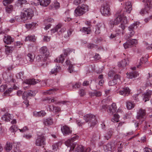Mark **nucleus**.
Instances as JSON below:
<instances>
[{"instance_id": "1", "label": "nucleus", "mask_w": 152, "mask_h": 152, "mask_svg": "<svg viewBox=\"0 0 152 152\" xmlns=\"http://www.w3.org/2000/svg\"><path fill=\"white\" fill-rule=\"evenodd\" d=\"M125 7L123 10H119L115 14V18L113 21V24L116 25L120 23V24L116 28V31L118 33H124V30L127 26V18L124 15L126 13H129L132 10L131 3L127 1L125 3Z\"/></svg>"}, {"instance_id": "2", "label": "nucleus", "mask_w": 152, "mask_h": 152, "mask_svg": "<svg viewBox=\"0 0 152 152\" xmlns=\"http://www.w3.org/2000/svg\"><path fill=\"white\" fill-rule=\"evenodd\" d=\"M86 122H88L89 126L93 128L96 124L97 121L95 116L91 114H87L83 117Z\"/></svg>"}, {"instance_id": "3", "label": "nucleus", "mask_w": 152, "mask_h": 152, "mask_svg": "<svg viewBox=\"0 0 152 152\" xmlns=\"http://www.w3.org/2000/svg\"><path fill=\"white\" fill-rule=\"evenodd\" d=\"M146 113V111L144 109L140 108L137 110L136 118L139 120V122L137 123L136 127L138 126L139 124H141L145 120Z\"/></svg>"}, {"instance_id": "4", "label": "nucleus", "mask_w": 152, "mask_h": 152, "mask_svg": "<svg viewBox=\"0 0 152 152\" xmlns=\"http://www.w3.org/2000/svg\"><path fill=\"white\" fill-rule=\"evenodd\" d=\"M88 10V6L84 4L79 6L75 9V15L76 16H80L83 15Z\"/></svg>"}, {"instance_id": "5", "label": "nucleus", "mask_w": 152, "mask_h": 152, "mask_svg": "<svg viewBox=\"0 0 152 152\" xmlns=\"http://www.w3.org/2000/svg\"><path fill=\"white\" fill-rule=\"evenodd\" d=\"M33 15V12L31 9H24L21 12V17L23 20L31 19Z\"/></svg>"}, {"instance_id": "6", "label": "nucleus", "mask_w": 152, "mask_h": 152, "mask_svg": "<svg viewBox=\"0 0 152 152\" xmlns=\"http://www.w3.org/2000/svg\"><path fill=\"white\" fill-rule=\"evenodd\" d=\"M78 137L77 136H75L71 138L70 139L66 141L65 143V145L68 147H70V151L73 150L74 148L76 145L74 143V141L78 139Z\"/></svg>"}, {"instance_id": "7", "label": "nucleus", "mask_w": 152, "mask_h": 152, "mask_svg": "<svg viewBox=\"0 0 152 152\" xmlns=\"http://www.w3.org/2000/svg\"><path fill=\"white\" fill-rule=\"evenodd\" d=\"M45 137L43 135H38L35 140V144L38 146H42L45 145Z\"/></svg>"}, {"instance_id": "8", "label": "nucleus", "mask_w": 152, "mask_h": 152, "mask_svg": "<svg viewBox=\"0 0 152 152\" xmlns=\"http://www.w3.org/2000/svg\"><path fill=\"white\" fill-rule=\"evenodd\" d=\"M110 10L109 5L107 3L103 4L101 9L102 14L105 16H109L110 15Z\"/></svg>"}, {"instance_id": "9", "label": "nucleus", "mask_w": 152, "mask_h": 152, "mask_svg": "<svg viewBox=\"0 0 152 152\" xmlns=\"http://www.w3.org/2000/svg\"><path fill=\"white\" fill-rule=\"evenodd\" d=\"M138 26L139 25L137 23H134L130 26L129 27V30L130 32L129 34L127 35L128 38H129L134 35L135 33L134 30L137 28Z\"/></svg>"}, {"instance_id": "10", "label": "nucleus", "mask_w": 152, "mask_h": 152, "mask_svg": "<svg viewBox=\"0 0 152 152\" xmlns=\"http://www.w3.org/2000/svg\"><path fill=\"white\" fill-rule=\"evenodd\" d=\"M137 43V40L135 39L129 40L124 43L123 45L124 48L126 49L132 47V45L136 44Z\"/></svg>"}, {"instance_id": "11", "label": "nucleus", "mask_w": 152, "mask_h": 152, "mask_svg": "<svg viewBox=\"0 0 152 152\" xmlns=\"http://www.w3.org/2000/svg\"><path fill=\"white\" fill-rule=\"evenodd\" d=\"M40 53L45 57L47 58L50 56V53L49 50L45 46L42 47L40 50Z\"/></svg>"}, {"instance_id": "12", "label": "nucleus", "mask_w": 152, "mask_h": 152, "mask_svg": "<svg viewBox=\"0 0 152 152\" xmlns=\"http://www.w3.org/2000/svg\"><path fill=\"white\" fill-rule=\"evenodd\" d=\"M35 95V91L29 90L24 92L22 96L23 98L25 100H27V98L29 96H34Z\"/></svg>"}, {"instance_id": "13", "label": "nucleus", "mask_w": 152, "mask_h": 152, "mask_svg": "<svg viewBox=\"0 0 152 152\" xmlns=\"http://www.w3.org/2000/svg\"><path fill=\"white\" fill-rule=\"evenodd\" d=\"M108 108L107 112L109 115H113L117 110V107L115 103H113L111 105L109 106Z\"/></svg>"}, {"instance_id": "14", "label": "nucleus", "mask_w": 152, "mask_h": 152, "mask_svg": "<svg viewBox=\"0 0 152 152\" xmlns=\"http://www.w3.org/2000/svg\"><path fill=\"white\" fill-rule=\"evenodd\" d=\"M61 130L63 135L64 136L69 134L71 133L72 132V131L70 128L66 126H63L61 127Z\"/></svg>"}, {"instance_id": "15", "label": "nucleus", "mask_w": 152, "mask_h": 152, "mask_svg": "<svg viewBox=\"0 0 152 152\" xmlns=\"http://www.w3.org/2000/svg\"><path fill=\"white\" fill-rule=\"evenodd\" d=\"M104 28V26L103 24L99 23L95 26L94 30H95V33L98 34L100 33L101 30Z\"/></svg>"}, {"instance_id": "16", "label": "nucleus", "mask_w": 152, "mask_h": 152, "mask_svg": "<svg viewBox=\"0 0 152 152\" xmlns=\"http://www.w3.org/2000/svg\"><path fill=\"white\" fill-rule=\"evenodd\" d=\"M130 93L129 89L127 87L123 88L118 92L119 94L124 96H128Z\"/></svg>"}, {"instance_id": "17", "label": "nucleus", "mask_w": 152, "mask_h": 152, "mask_svg": "<svg viewBox=\"0 0 152 152\" xmlns=\"http://www.w3.org/2000/svg\"><path fill=\"white\" fill-rule=\"evenodd\" d=\"M115 147V145L113 142L109 143L103 146L104 149L105 151H111L112 148H114Z\"/></svg>"}, {"instance_id": "18", "label": "nucleus", "mask_w": 152, "mask_h": 152, "mask_svg": "<svg viewBox=\"0 0 152 152\" xmlns=\"http://www.w3.org/2000/svg\"><path fill=\"white\" fill-rule=\"evenodd\" d=\"M3 41L5 43L8 44L13 42L14 41V39L10 36L5 34L3 39Z\"/></svg>"}, {"instance_id": "19", "label": "nucleus", "mask_w": 152, "mask_h": 152, "mask_svg": "<svg viewBox=\"0 0 152 152\" xmlns=\"http://www.w3.org/2000/svg\"><path fill=\"white\" fill-rule=\"evenodd\" d=\"M90 148H88L84 150L82 145H77L74 152H90Z\"/></svg>"}, {"instance_id": "20", "label": "nucleus", "mask_w": 152, "mask_h": 152, "mask_svg": "<svg viewBox=\"0 0 152 152\" xmlns=\"http://www.w3.org/2000/svg\"><path fill=\"white\" fill-rule=\"evenodd\" d=\"M129 61L128 58L124 59L118 63V66L119 67H123L128 65Z\"/></svg>"}, {"instance_id": "21", "label": "nucleus", "mask_w": 152, "mask_h": 152, "mask_svg": "<svg viewBox=\"0 0 152 152\" xmlns=\"http://www.w3.org/2000/svg\"><path fill=\"white\" fill-rule=\"evenodd\" d=\"M67 54L66 52H64L63 54H61L58 58H57L55 61L57 62L62 63L64 60Z\"/></svg>"}, {"instance_id": "22", "label": "nucleus", "mask_w": 152, "mask_h": 152, "mask_svg": "<svg viewBox=\"0 0 152 152\" xmlns=\"http://www.w3.org/2000/svg\"><path fill=\"white\" fill-rule=\"evenodd\" d=\"M39 82V80L34 79H29L26 80L25 83L29 85H34L38 83Z\"/></svg>"}, {"instance_id": "23", "label": "nucleus", "mask_w": 152, "mask_h": 152, "mask_svg": "<svg viewBox=\"0 0 152 152\" xmlns=\"http://www.w3.org/2000/svg\"><path fill=\"white\" fill-rule=\"evenodd\" d=\"M12 115H11L10 114L6 113L2 117V119L3 120L6 121H9L13 118Z\"/></svg>"}, {"instance_id": "24", "label": "nucleus", "mask_w": 152, "mask_h": 152, "mask_svg": "<svg viewBox=\"0 0 152 152\" xmlns=\"http://www.w3.org/2000/svg\"><path fill=\"white\" fill-rule=\"evenodd\" d=\"M43 123L46 126H50L53 124L52 119L50 118L44 119L43 120Z\"/></svg>"}, {"instance_id": "25", "label": "nucleus", "mask_w": 152, "mask_h": 152, "mask_svg": "<svg viewBox=\"0 0 152 152\" xmlns=\"http://www.w3.org/2000/svg\"><path fill=\"white\" fill-rule=\"evenodd\" d=\"M66 63L67 65H69V67L68 68L69 72L70 73H72L74 71H75L74 69V67L73 65L71 64V62L69 59H67L66 61Z\"/></svg>"}, {"instance_id": "26", "label": "nucleus", "mask_w": 152, "mask_h": 152, "mask_svg": "<svg viewBox=\"0 0 152 152\" xmlns=\"http://www.w3.org/2000/svg\"><path fill=\"white\" fill-rule=\"evenodd\" d=\"M33 113L34 116L37 117H43L45 116L46 114L45 112L43 110L38 112L34 111Z\"/></svg>"}, {"instance_id": "27", "label": "nucleus", "mask_w": 152, "mask_h": 152, "mask_svg": "<svg viewBox=\"0 0 152 152\" xmlns=\"http://www.w3.org/2000/svg\"><path fill=\"white\" fill-rule=\"evenodd\" d=\"M151 94V92L150 91H148L146 93H145L143 95V100L145 102L149 100Z\"/></svg>"}, {"instance_id": "28", "label": "nucleus", "mask_w": 152, "mask_h": 152, "mask_svg": "<svg viewBox=\"0 0 152 152\" xmlns=\"http://www.w3.org/2000/svg\"><path fill=\"white\" fill-rule=\"evenodd\" d=\"M12 148V144L11 142H7L4 147V149L7 152H9L11 151Z\"/></svg>"}, {"instance_id": "29", "label": "nucleus", "mask_w": 152, "mask_h": 152, "mask_svg": "<svg viewBox=\"0 0 152 152\" xmlns=\"http://www.w3.org/2000/svg\"><path fill=\"white\" fill-rule=\"evenodd\" d=\"M40 5L44 7H46L48 5L50 2V0H38Z\"/></svg>"}, {"instance_id": "30", "label": "nucleus", "mask_w": 152, "mask_h": 152, "mask_svg": "<svg viewBox=\"0 0 152 152\" xmlns=\"http://www.w3.org/2000/svg\"><path fill=\"white\" fill-rule=\"evenodd\" d=\"M142 2L145 3L146 8H151L152 7V0H143Z\"/></svg>"}, {"instance_id": "31", "label": "nucleus", "mask_w": 152, "mask_h": 152, "mask_svg": "<svg viewBox=\"0 0 152 152\" xmlns=\"http://www.w3.org/2000/svg\"><path fill=\"white\" fill-rule=\"evenodd\" d=\"M80 31L85 34H88L90 33L91 29L89 27H83L80 29Z\"/></svg>"}, {"instance_id": "32", "label": "nucleus", "mask_w": 152, "mask_h": 152, "mask_svg": "<svg viewBox=\"0 0 152 152\" xmlns=\"http://www.w3.org/2000/svg\"><path fill=\"white\" fill-rule=\"evenodd\" d=\"M29 0H18L16 2V5L18 6L21 7L23 4L28 3Z\"/></svg>"}, {"instance_id": "33", "label": "nucleus", "mask_w": 152, "mask_h": 152, "mask_svg": "<svg viewBox=\"0 0 152 152\" xmlns=\"http://www.w3.org/2000/svg\"><path fill=\"white\" fill-rule=\"evenodd\" d=\"M138 75L139 74L138 72L132 71L129 73V75L128 76L129 78L132 79L137 77Z\"/></svg>"}, {"instance_id": "34", "label": "nucleus", "mask_w": 152, "mask_h": 152, "mask_svg": "<svg viewBox=\"0 0 152 152\" xmlns=\"http://www.w3.org/2000/svg\"><path fill=\"white\" fill-rule=\"evenodd\" d=\"M58 90L57 88H51L48 90H47L45 92H43V93L45 94H53L55 93V91Z\"/></svg>"}, {"instance_id": "35", "label": "nucleus", "mask_w": 152, "mask_h": 152, "mask_svg": "<svg viewBox=\"0 0 152 152\" xmlns=\"http://www.w3.org/2000/svg\"><path fill=\"white\" fill-rule=\"evenodd\" d=\"M89 94L91 97L94 96L98 97L101 95L102 93L99 91H95L90 93Z\"/></svg>"}, {"instance_id": "36", "label": "nucleus", "mask_w": 152, "mask_h": 152, "mask_svg": "<svg viewBox=\"0 0 152 152\" xmlns=\"http://www.w3.org/2000/svg\"><path fill=\"white\" fill-rule=\"evenodd\" d=\"M62 27V24H59L57 25L56 27L51 30L52 33H54L56 32H58V30L60 29Z\"/></svg>"}, {"instance_id": "37", "label": "nucleus", "mask_w": 152, "mask_h": 152, "mask_svg": "<svg viewBox=\"0 0 152 152\" xmlns=\"http://www.w3.org/2000/svg\"><path fill=\"white\" fill-rule=\"evenodd\" d=\"M35 36L34 35L28 36L26 37L25 41H29L30 42H34L35 41Z\"/></svg>"}, {"instance_id": "38", "label": "nucleus", "mask_w": 152, "mask_h": 152, "mask_svg": "<svg viewBox=\"0 0 152 152\" xmlns=\"http://www.w3.org/2000/svg\"><path fill=\"white\" fill-rule=\"evenodd\" d=\"M49 108L51 111H53L56 112H58L61 110L60 108L58 107H55L53 106H49Z\"/></svg>"}, {"instance_id": "39", "label": "nucleus", "mask_w": 152, "mask_h": 152, "mask_svg": "<svg viewBox=\"0 0 152 152\" xmlns=\"http://www.w3.org/2000/svg\"><path fill=\"white\" fill-rule=\"evenodd\" d=\"M14 50L15 48L14 47H8L6 49L5 52L6 54L9 55L12 53Z\"/></svg>"}, {"instance_id": "40", "label": "nucleus", "mask_w": 152, "mask_h": 152, "mask_svg": "<svg viewBox=\"0 0 152 152\" xmlns=\"http://www.w3.org/2000/svg\"><path fill=\"white\" fill-rule=\"evenodd\" d=\"M27 58L30 62H32L34 61L35 57L34 55L32 53H28L27 55Z\"/></svg>"}, {"instance_id": "41", "label": "nucleus", "mask_w": 152, "mask_h": 152, "mask_svg": "<svg viewBox=\"0 0 152 152\" xmlns=\"http://www.w3.org/2000/svg\"><path fill=\"white\" fill-rule=\"evenodd\" d=\"M13 9V7L11 5L7 6L5 8L6 12L7 13H11Z\"/></svg>"}, {"instance_id": "42", "label": "nucleus", "mask_w": 152, "mask_h": 152, "mask_svg": "<svg viewBox=\"0 0 152 152\" xmlns=\"http://www.w3.org/2000/svg\"><path fill=\"white\" fill-rule=\"evenodd\" d=\"M134 104L131 102H128L126 103V107L127 109L130 110L134 108Z\"/></svg>"}, {"instance_id": "43", "label": "nucleus", "mask_w": 152, "mask_h": 152, "mask_svg": "<svg viewBox=\"0 0 152 152\" xmlns=\"http://www.w3.org/2000/svg\"><path fill=\"white\" fill-rule=\"evenodd\" d=\"M113 131L112 130H109L106 134L104 137L106 139L108 140L112 135Z\"/></svg>"}, {"instance_id": "44", "label": "nucleus", "mask_w": 152, "mask_h": 152, "mask_svg": "<svg viewBox=\"0 0 152 152\" xmlns=\"http://www.w3.org/2000/svg\"><path fill=\"white\" fill-rule=\"evenodd\" d=\"M60 66H57L56 68L53 69L51 70L50 72L52 74H55L60 70Z\"/></svg>"}, {"instance_id": "45", "label": "nucleus", "mask_w": 152, "mask_h": 152, "mask_svg": "<svg viewBox=\"0 0 152 152\" xmlns=\"http://www.w3.org/2000/svg\"><path fill=\"white\" fill-rule=\"evenodd\" d=\"M14 0H4L3 3L4 6H7L8 4L12 3Z\"/></svg>"}, {"instance_id": "46", "label": "nucleus", "mask_w": 152, "mask_h": 152, "mask_svg": "<svg viewBox=\"0 0 152 152\" xmlns=\"http://www.w3.org/2000/svg\"><path fill=\"white\" fill-rule=\"evenodd\" d=\"M113 79L116 81L117 83H120V76L118 74H115Z\"/></svg>"}, {"instance_id": "47", "label": "nucleus", "mask_w": 152, "mask_h": 152, "mask_svg": "<svg viewBox=\"0 0 152 152\" xmlns=\"http://www.w3.org/2000/svg\"><path fill=\"white\" fill-rule=\"evenodd\" d=\"M119 115L117 114H115L114 115V117L112 119V121H115L116 122H118L119 121Z\"/></svg>"}, {"instance_id": "48", "label": "nucleus", "mask_w": 152, "mask_h": 152, "mask_svg": "<svg viewBox=\"0 0 152 152\" xmlns=\"http://www.w3.org/2000/svg\"><path fill=\"white\" fill-rule=\"evenodd\" d=\"M117 145L118 147V152H122L123 145L119 142L117 144Z\"/></svg>"}, {"instance_id": "49", "label": "nucleus", "mask_w": 152, "mask_h": 152, "mask_svg": "<svg viewBox=\"0 0 152 152\" xmlns=\"http://www.w3.org/2000/svg\"><path fill=\"white\" fill-rule=\"evenodd\" d=\"M36 24L34 23H31L26 24V27L27 28H31L35 26Z\"/></svg>"}, {"instance_id": "50", "label": "nucleus", "mask_w": 152, "mask_h": 152, "mask_svg": "<svg viewBox=\"0 0 152 152\" xmlns=\"http://www.w3.org/2000/svg\"><path fill=\"white\" fill-rule=\"evenodd\" d=\"M78 93L81 96H83L86 94L85 90L83 89H80Z\"/></svg>"}, {"instance_id": "51", "label": "nucleus", "mask_w": 152, "mask_h": 152, "mask_svg": "<svg viewBox=\"0 0 152 152\" xmlns=\"http://www.w3.org/2000/svg\"><path fill=\"white\" fill-rule=\"evenodd\" d=\"M73 51L74 53H75V50L72 49L70 48H67L65 50H64V52H66V53L67 54V56L68 55V54L72 52Z\"/></svg>"}, {"instance_id": "52", "label": "nucleus", "mask_w": 152, "mask_h": 152, "mask_svg": "<svg viewBox=\"0 0 152 152\" xmlns=\"http://www.w3.org/2000/svg\"><path fill=\"white\" fill-rule=\"evenodd\" d=\"M117 83L116 80L113 79V80H110L108 82V85L109 86H113L115 85Z\"/></svg>"}, {"instance_id": "53", "label": "nucleus", "mask_w": 152, "mask_h": 152, "mask_svg": "<svg viewBox=\"0 0 152 152\" xmlns=\"http://www.w3.org/2000/svg\"><path fill=\"white\" fill-rule=\"evenodd\" d=\"M10 130L12 132H15L17 131L18 128L15 125H13L10 127Z\"/></svg>"}, {"instance_id": "54", "label": "nucleus", "mask_w": 152, "mask_h": 152, "mask_svg": "<svg viewBox=\"0 0 152 152\" xmlns=\"http://www.w3.org/2000/svg\"><path fill=\"white\" fill-rule=\"evenodd\" d=\"M7 88V86L6 84L2 85L0 86V91L3 92Z\"/></svg>"}, {"instance_id": "55", "label": "nucleus", "mask_w": 152, "mask_h": 152, "mask_svg": "<svg viewBox=\"0 0 152 152\" xmlns=\"http://www.w3.org/2000/svg\"><path fill=\"white\" fill-rule=\"evenodd\" d=\"M149 12L148 11H147L146 9H142L141 10L139 13L140 15H144L146 13H148Z\"/></svg>"}, {"instance_id": "56", "label": "nucleus", "mask_w": 152, "mask_h": 152, "mask_svg": "<svg viewBox=\"0 0 152 152\" xmlns=\"http://www.w3.org/2000/svg\"><path fill=\"white\" fill-rule=\"evenodd\" d=\"M116 32L117 33L115 34H111L109 36L110 39H114L117 36V35H118L119 34H121L118 33V32Z\"/></svg>"}, {"instance_id": "57", "label": "nucleus", "mask_w": 152, "mask_h": 152, "mask_svg": "<svg viewBox=\"0 0 152 152\" xmlns=\"http://www.w3.org/2000/svg\"><path fill=\"white\" fill-rule=\"evenodd\" d=\"M23 137L29 140L32 138V136L30 134H24L23 135Z\"/></svg>"}, {"instance_id": "58", "label": "nucleus", "mask_w": 152, "mask_h": 152, "mask_svg": "<svg viewBox=\"0 0 152 152\" xmlns=\"http://www.w3.org/2000/svg\"><path fill=\"white\" fill-rule=\"evenodd\" d=\"M96 47V45L92 43H89L87 45V47L89 49H93Z\"/></svg>"}, {"instance_id": "59", "label": "nucleus", "mask_w": 152, "mask_h": 152, "mask_svg": "<svg viewBox=\"0 0 152 152\" xmlns=\"http://www.w3.org/2000/svg\"><path fill=\"white\" fill-rule=\"evenodd\" d=\"M139 94H135L134 95L133 97L134 99L137 102H138L139 101Z\"/></svg>"}, {"instance_id": "60", "label": "nucleus", "mask_w": 152, "mask_h": 152, "mask_svg": "<svg viewBox=\"0 0 152 152\" xmlns=\"http://www.w3.org/2000/svg\"><path fill=\"white\" fill-rule=\"evenodd\" d=\"M36 59L38 62L42 61L43 59L42 56L41 55H38L36 57Z\"/></svg>"}, {"instance_id": "61", "label": "nucleus", "mask_w": 152, "mask_h": 152, "mask_svg": "<svg viewBox=\"0 0 152 152\" xmlns=\"http://www.w3.org/2000/svg\"><path fill=\"white\" fill-rule=\"evenodd\" d=\"M12 89L10 88L7 89L4 93L5 96H7L9 95V94L11 92Z\"/></svg>"}, {"instance_id": "62", "label": "nucleus", "mask_w": 152, "mask_h": 152, "mask_svg": "<svg viewBox=\"0 0 152 152\" xmlns=\"http://www.w3.org/2000/svg\"><path fill=\"white\" fill-rule=\"evenodd\" d=\"M81 85V83H75L74 85L72 87L73 88H79Z\"/></svg>"}, {"instance_id": "63", "label": "nucleus", "mask_w": 152, "mask_h": 152, "mask_svg": "<svg viewBox=\"0 0 152 152\" xmlns=\"http://www.w3.org/2000/svg\"><path fill=\"white\" fill-rule=\"evenodd\" d=\"M115 74L114 71L112 70L110 71L108 73L109 76L111 77H113V76L114 75H115Z\"/></svg>"}, {"instance_id": "64", "label": "nucleus", "mask_w": 152, "mask_h": 152, "mask_svg": "<svg viewBox=\"0 0 152 152\" xmlns=\"http://www.w3.org/2000/svg\"><path fill=\"white\" fill-rule=\"evenodd\" d=\"M24 74L23 72H20L16 75V77L18 79H21V77L23 76Z\"/></svg>"}]
</instances>
